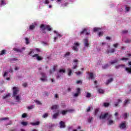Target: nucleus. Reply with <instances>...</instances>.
Returning a JSON list of instances; mask_svg holds the SVG:
<instances>
[{
	"instance_id": "54",
	"label": "nucleus",
	"mask_w": 131,
	"mask_h": 131,
	"mask_svg": "<svg viewBox=\"0 0 131 131\" xmlns=\"http://www.w3.org/2000/svg\"><path fill=\"white\" fill-rule=\"evenodd\" d=\"M123 117H124V119H125L126 118H127V113L124 114Z\"/></svg>"
},
{
	"instance_id": "36",
	"label": "nucleus",
	"mask_w": 131,
	"mask_h": 131,
	"mask_svg": "<svg viewBox=\"0 0 131 131\" xmlns=\"http://www.w3.org/2000/svg\"><path fill=\"white\" fill-rule=\"evenodd\" d=\"M57 67H58V65H57V64H55V65L53 66V72H55V71H56V68H57Z\"/></svg>"
},
{
	"instance_id": "27",
	"label": "nucleus",
	"mask_w": 131,
	"mask_h": 131,
	"mask_svg": "<svg viewBox=\"0 0 131 131\" xmlns=\"http://www.w3.org/2000/svg\"><path fill=\"white\" fill-rule=\"evenodd\" d=\"M68 71L69 72L68 75L70 76L72 74V70L70 69H68Z\"/></svg>"
},
{
	"instance_id": "7",
	"label": "nucleus",
	"mask_w": 131,
	"mask_h": 131,
	"mask_svg": "<svg viewBox=\"0 0 131 131\" xmlns=\"http://www.w3.org/2000/svg\"><path fill=\"white\" fill-rule=\"evenodd\" d=\"M86 29H84L81 32H80V35H82L84 33H85V35H90V33L89 32H86Z\"/></svg>"
},
{
	"instance_id": "17",
	"label": "nucleus",
	"mask_w": 131,
	"mask_h": 131,
	"mask_svg": "<svg viewBox=\"0 0 131 131\" xmlns=\"http://www.w3.org/2000/svg\"><path fill=\"white\" fill-rule=\"evenodd\" d=\"M112 81H113V78H111L110 79L107 80V81L105 83V84L106 85H108V84H109V83H110V82H112Z\"/></svg>"
},
{
	"instance_id": "61",
	"label": "nucleus",
	"mask_w": 131,
	"mask_h": 131,
	"mask_svg": "<svg viewBox=\"0 0 131 131\" xmlns=\"http://www.w3.org/2000/svg\"><path fill=\"white\" fill-rule=\"evenodd\" d=\"M121 60L122 61H124V60H125V61H126V60H128V58H124H124H121Z\"/></svg>"
},
{
	"instance_id": "1",
	"label": "nucleus",
	"mask_w": 131,
	"mask_h": 131,
	"mask_svg": "<svg viewBox=\"0 0 131 131\" xmlns=\"http://www.w3.org/2000/svg\"><path fill=\"white\" fill-rule=\"evenodd\" d=\"M106 117H108L107 119L111 118L112 117V115L109 114L108 113H106L103 115H101L99 116L100 119H104Z\"/></svg>"
},
{
	"instance_id": "37",
	"label": "nucleus",
	"mask_w": 131,
	"mask_h": 131,
	"mask_svg": "<svg viewBox=\"0 0 131 131\" xmlns=\"http://www.w3.org/2000/svg\"><path fill=\"white\" fill-rule=\"evenodd\" d=\"M35 106L34 105H31V106H28V109L29 110H31V109H33V108H34Z\"/></svg>"
},
{
	"instance_id": "16",
	"label": "nucleus",
	"mask_w": 131,
	"mask_h": 131,
	"mask_svg": "<svg viewBox=\"0 0 131 131\" xmlns=\"http://www.w3.org/2000/svg\"><path fill=\"white\" fill-rule=\"evenodd\" d=\"M70 111H71V110H69V111H68V110L64 111L63 110V111H61V113L62 115H66V114H67V113L69 112Z\"/></svg>"
},
{
	"instance_id": "13",
	"label": "nucleus",
	"mask_w": 131,
	"mask_h": 131,
	"mask_svg": "<svg viewBox=\"0 0 131 131\" xmlns=\"http://www.w3.org/2000/svg\"><path fill=\"white\" fill-rule=\"evenodd\" d=\"M59 112H58L56 113H55V114L53 115L52 118H53V119H57L58 116H59Z\"/></svg>"
},
{
	"instance_id": "64",
	"label": "nucleus",
	"mask_w": 131,
	"mask_h": 131,
	"mask_svg": "<svg viewBox=\"0 0 131 131\" xmlns=\"http://www.w3.org/2000/svg\"><path fill=\"white\" fill-rule=\"evenodd\" d=\"M79 93H75L74 95V97H77L78 96H79Z\"/></svg>"
},
{
	"instance_id": "58",
	"label": "nucleus",
	"mask_w": 131,
	"mask_h": 131,
	"mask_svg": "<svg viewBox=\"0 0 131 131\" xmlns=\"http://www.w3.org/2000/svg\"><path fill=\"white\" fill-rule=\"evenodd\" d=\"M8 73H8V72H5L4 73V74L3 75L4 77H5V76H7L8 75Z\"/></svg>"
},
{
	"instance_id": "8",
	"label": "nucleus",
	"mask_w": 131,
	"mask_h": 131,
	"mask_svg": "<svg viewBox=\"0 0 131 131\" xmlns=\"http://www.w3.org/2000/svg\"><path fill=\"white\" fill-rule=\"evenodd\" d=\"M83 40H84V47H86V48H89L90 46V43H89V40L86 38H85L83 39Z\"/></svg>"
},
{
	"instance_id": "30",
	"label": "nucleus",
	"mask_w": 131,
	"mask_h": 131,
	"mask_svg": "<svg viewBox=\"0 0 131 131\" xmlns=\"http://www.w3.org/2000/svg\"><path fill=\"white\" fill-rule=\"evenodd\" d=\"M11 97L10 93L7 94L6 96L3 97V99H7V98H9Z\"/></svg>"
},
{
	"instance_id": "29",
	"label": "nucleus",
	"mask_w": 131,
	"mask_h": 131,
	"mask_svg": "<svg viewBox=\"0 0 131 131\" xmlns=\"http://www.w3.org/2000/svg\"><path fill=\"white\" fill-rule=\"evenodd\" d=\"M88 122L91 123L93 120H94V119L92 117H90L88 119Z\"/></svg>"
},
{
	"instance_id": "31",
	"label": "nucleus",
	"mask_w": 131,
	"mask_h": 131,
	"mask_svg": "<svg viewBox=\"0 0 131 131\" xmlns=\"http://www.w3.org/2000/svg\"><path fill=\"white\" fill-rule=\"evenodd\" d=\"M15 97L16 101H17V102H19V101H20V96L19 95H17V96H15Z\"/></svg>"
},
{
	"instance_id": "26",
	"label": "nucleus",
	"mask_w": 131,
	"mask_h": 131,
	"mask_svg": "<svg viewBox=\"0 0 131 131\" xmlns=\"http://www.w3.org/2000/svg\"><path fill=\"white\" fill-rule=\"evenodd\" d=\"M98 92L99 93V94H104V90H103L102 89H98Z\"/></svg>"
},
{
	"instance_id": "53",
	"label": "nucleus",
	"mask_w": 131,
	"mask_h": 131,
	"mask_svg": "<svg viewBox=\"0 0 131 131\" xmlns=\"http://www.w3.org/2000/svg\"><path fill=\"white\" fill-rule=\"evenodd\" d=\"M35 103H36V104H37V105H41V103L40 102V101H39L38 100H36Z\"/></svg>"
},
{
	"instance_id": "57",
	"label": "nucleus",
	"mask_w": 131,
	"mask_h": 131,
	"mask_svg": "<svg viewBox=\"0 0 131 131\" xmlns=\"http://www.w3.org/2000/svg\"><path fill=\"white\" fill-rule=\"evenodd\" d=\"M82 73L80 71L76 72V74H77V75H80V74H81Z\"/></svg>"
},
{
	"instance_id": "40",
	"label": "nucleus",
	"mask_w": 131,
	"mask_h": 131,
	"mask_svg": "<svg viewBox=\"0 0 131 131\" xmlns=\"http://www.w3.org/2000/svg\"><path fill=\"white\" fill-rule=\"evenodd\" d=\"M98 112H99V108H96L94 112V115H97V114H98Z\"/></svg>"
},
{
	"instance_id": "41",
	"label": "nucleus",
	"mask_w": 131,
	"mask_h": 131,
	"mask_svg": "<svg viewBox=\"0 0 131 131\" xmlns=\"http://www.w3.org/2000/svg\"><path fill=\"white\" fill-rule=\"evenodd\" d=\"M3 120H9V118H2L0 119V121H3Z\"/></svg>"
},
{
	"instance_id": "51",
	"label": "nucleus",
	"mask_w": 131,
	"mask_h": 131,
	"mask_svg": "<svg viewBox=\"0 0 131 131\" xmlns=\"http://www.w3.org/2000/svg\"><path fill=\"white\" fill-rule=\"evenodd\" d=\"M91 108H92V106H89L88 108L86 109V112H90V111H91Z\"/></svg>"
},
{
	"instance_id": "22",
	"label": "nucleus",
	"mask_w": 131,
	"mask_h": 131,
	"mask_svg": "<svg viewBox=\"0 0 131 131\" xmlns=\"http://www.w3.org/2000/svg\"><path fill=\"white\" fill-rule=\"evenodd\" d=\"M54 33H55L59 37H62V36H63L62 35L59 34V33H58L56 31H54Z\"/></svg>"
},
{
	"instance_id": "42",
	"label": "nucleus",
	"mask_w": 131,
	"mask_h": 131,
	"mask_svg": "<svg viewBox=\"0 0 131 131\" xmlns=\"http://www.w3.org/2000/svg\"><path fill=\"white\" fill-rule=\"evenodd\" d=\"M6 3H5V0H2L1 3V6H5Z\"/></svg>"
},
{
	"instance_id": "2",
	"label": "nucleus",
	"mask_w": 131,
	"mask_h": 131,
	"mask_svg": "<svg viewBox=\"0 0 131 131\" xmlns=\"http://www.w3.org/2000/svg\"><path fill=\"white\" fill-rule=\"evenodd\" d=\"M40 28H43V29H47L48 31H52V28L49 25L42 24L40 26Z\"/></svg>"
},
{
	"instance_id": "18",
	"label": "nucleus",
	"mask_w": 131,
	"mask_h": 131,
	"mask_svg": "<svg viewBox=\"0 0 131 131\" xmlns=\"http://www.w3.org/2000/svg\"><path fill=\"white\" fill-rule=\"evenodd\" d=\"M124 103V106H126L127 104H129V103H130V99L125 100Z\"/></svg>"
},
{
	"instance_id": "19",
	"label": "nucleus",
	"mask_w": 131,
	"mask_h": 131,
	"mask_svg": "<svg viewBox=\"0 0 131 131\" xmlns=\"http://www.w3.org/2000/svg\"><path fill=\"white\" fill-rule=\"evenodd\" d=\"M113 123H114V121H113L112 120H109L108 121L107 124L108 125H111L113 124Z\"/></svg>"
},
{
	"instance_id": "34",
	"label": "nucleus",
	"mask_w": 131,
	"mask_h": 131,
	"mask_svg": "<svg viewBox=\"0 0 131 131\" xmlns=\"http://www.w3.org/2000/svg\"><path fill=\"white\" fill-rule=\"evenodd\" d=\"M6 55V50H2L1 52L0 55Z\"/></svg>"
},
{
	"instance_id": "33",
	"label": "nucleus",
	"mask_w": 131,
	"mask_h": 131,
	"mask_svg": "<svg viewBox=\"0 0 131 131\" xmlns=\"http://www.w3.org/2000/svg\"><path fill=\"white\" fill-rule=\"evenodd\" d=\"M59 73H65L66 72V71L65 69H60L59 71Z\"/></svg>"
},
{
	"instance_id": "6",
	"label": "nucleus",
	"mask_w": 131,
	"mask_h": 131,
	"mask_svg": "<svg viewBox=\"0 0 131 131\" xmlns=\"http://www.w3.org/2000/svg\"><path fill=\"white\" fill-rule=\"evenodd\" d=\"M73 62L74 63H76L75 64L72 68V69H76L77 68V65H78V63L77 62H78V60L77 59H74L73 60Z\"/></svg>"
},
{
	"instance_id": "59",
	"label": "nucleus",
	"mask_w": 131,
	"mask_h": 131,
	"mask_svg": "<svg viewBox=\"0 0 131 131\" xmlns=\"http://www.w3.org/2000/svg\"><path fill=\"white\" fill-rule=\"evenodd\" d=\"M40 80L42 81H48V79H46V78H41Z\"/></svg>"
},
{
	"instance_id": "43",
	"label": "nucleus",
	"mask_w": 131,
	"mask_h": 131,
	"mask_svg": "<svg viewBox=\"0 0 131 131\" xmlns=\"http://www.w3.org/2000/svg\"><path fill=\"white\" fill-rule=\"evenodd\" d=\"M35 26L34 25H31L30 26V27H29V29H30L31 30H33L34 28H35Z\"/></svg>"
},
{
	"instance_id": "24",
	"label": "nucleus",
	"mask_w": 131,
	"mask_h": 131,
	"mask_svg": "<svg viewBox=\"0 0 131 131\" xmlns=\"http://www.w3.org/2000/svg\"><path fill=\"white\" fill-rule=\"evenodd\" d=\"M120 67H124V65L120 64L115 67L116 69H119Z\"/></svg>"
},
{
	"instance_id": "56",
	"label": "nucleus",
	"mask_w": 131,
	"mask_h": 131,
	"mask_svg": "<svg viewBox=\"0 0 131 131\" xmlns=\"http://www.w3.org/2000/svg\"><path fill=\"white\" fill-rule=\"evenodd\" d=\"M125 42H126V43H129V42H131V40L129 39H127L125 41Z\"/></svg>"
},
{
	"instance_id": "52",
	"label": "nucleus",
	"mask_w": 131,
	"mask_h": 131,
	"mask_svg": "<svg viewBox=\"0 0 131 131\" xmlns=\"http://www.w3.org/2000/svg\"><path fill=\"white\" fill-rule=\"evenodd\" d=\"M48 114H45L44 115H43V116H42V118H47V117H48Z\"/></svg>"
},
{
	"instance_id": "10",
	"label": "nucleus",
	"mask_w": 131,
	"mask_h": 131,
	"mask_svg": "<svg viewBox=\"0 0 131 131\" xmlns=\"http://www.w3.org/2000/svg\"><path fill=\"white\" fill-rule=\"evenodd\" d=\"M13 50L15 52H18L19 53H22L23 52V50H25V47H23L22 48V50L19 49L18 48H14Z\"/></svg>"
},
{
	"instance_id": "11",
	"label": "nucleus",
	"mask_w": 131,
	"mask_h": 131,
	"mask_svg": "<svg viewBox=\"0 0 131 131\" xmlns=\"http://www.w3.org/2000/svg\"><path fill=\"white\" fill-rule=\"evenodd\" d=\"M126 127V125H125V123L122 122L119 125V128H122V129H124Z\"/></svg>"
},
{
	"instance_id": "23",
	"label": "nucleus",
	"mask_w": 131,
	"mask_h": 131,
	"mask_svg": "<svg viewBox=\"0 0 131 131\" xmlns=\"http://www.w3.org/2000/svg\"><path fill=\"white\" fill-rule=\"evenodd\" d=\"M90 77L89 78L91 79H94V74L93 73H89Z\"/></svg>"
},
{
	"instance_id": "20",
	"label": "nucleus",
	"mask_w": 131,
	"mask_h": 131,
	"mask_svg": "<svg viewBox=\"0 0 131 131\" xmlns=\"http://www.w3.org/2000/svg\"><path fill=\"white\" fill-rule=\"evenodd\" d=\"M110 105V103L104 102L103 103V106L105 107V108L109 107Z\"/></svg>"
},
{
	"instance_id": "9",
	"label": "nucleus",
	"mask_w": 131,
	"mask_h": 131,
	"mask_svg": "<svg viewBox=\"0 0 131 131\" xmlns=\"http://www.w3.org/2000/svg\"><path fill=\"white\" fill-rule=\"evenodd\" d=\"M60 128H64L66 127V125H65V122L62 121H60L59 123Z\"/></svg>"
},
{
	"instance_id": "63",
	"label": "nucleus",
	"mask_w": 131,
	"mask_h": 131,
	"mask_svg": "<svg viewBox=\"0 0 131 131\" xmlns=\"http://www.w3.org/2000/svg\"><path fill=\"white\" fill-rule=\"evenodd\" d=\"M23 86L24 87V88H26V86H27V83H24L23 84Z\"/></svg>"
},
{
	"instance_id": "21",
	"label": "nucleus",
	"mask_w": 131,
	"mask_h": 131,
	"mask_svg": "<svg viewBox=\"0 0 131 131\" xmlns=\"http://www.w3.org/2000/svg\"><path fill=\"white\" fill-rule=\"evenodd\" d=\"M21 124H22V125H23L24 126H27V125H28V122H25V121H23L21 122Z\"/></svg>"
},
{
	"instance_id": "60",
	"label": "nucleus",
	"mask_w": 131,
	"mask_h": 131,
	"mask_svg": "<svg viewBox=\"0 0 131 131\" xmlns=\"http://www.w3.org/2000/svg\"><path fill=\"white\" fill-rule=\"evenodd\" d=\"M18 59L17 58H13V59H11L10 61L12 62V61H17Z\"/></svg>"
},
{
	"instance_id": "32",
	"label": "nucleus",
	"mask_w": 131,
	"mask_h": 131,
	"mask_svg": "<svg viewBox=\"0 0 131 131\" xmlns=\"http://www.w3.org/2000/svg\"><path fill=\"white\" fill-rule=\"evenodd\" d=\"M92 94L89 92L86 93V98H91Z\"/></svg>"
},
{
	"instance_id": "55",
	"label": "nucleus",
	"mask_w": 131,
	"mask_h": 131,
	"mask_svg": "<svg viewBox=\"0 0 131 131\" xmlns=\"http://www.w3.org/2000/svg\"><path fill=\"white\" fill-rule=\"evenodd\" d=\"M50 1H49V0H45L44 4H45L46 5H48V4H49Z\"/></svg>"
},
{
	"instance_id": "50",
	"label": "nucleus",
	"mask_w": 131,
	"mask_h": 131,
	"mask_svg": "<svg viewBox=\"0 0 131 131\" xmlns=\"http://www.w3.org/2000/svg\"><path fill=\"white\" fill-rule=\"evenodd\" d=\"M26 117H27V114L24 113V114H23L22 115V118H26Z\"/></svg>"
},
{
	"instance_id": "3",
	"label": "nucleus",
	"mask_w": 131,
	"mask_h": 131,
	"mask_svg": "<svg viewBox=\"0 0 131 131\" xmlns=\"http://www.w3.org/2000/svg\"><path fill=\"white\" fill-rule=\"evenodd\" d=\"M13 97H16L17 94H18V92H19L20 90H19V88L18 87H13Z\"/></svg>"
},
{
	"instance_id": "38",
	"label": "nucleus",
	"mask_w": 131,
	"mask_h": 131,
	"mask_svg": "<svg viewBox=\"0 0 131 131\" xmlns=\"http://www.w3.org/2000/svg\"><path fill=\"white\" fill-rule=\"evenodd\" d=\"M41 75L42 77H43L44 78H47V76L46 75V73H41Z\"/></svg>"
},
{
	"instance_id": "44",
	"label": "nucleus",
	"mask_w": 131,
	"mask_h": 131,
	"mask_svg": "<svg viewBox=\"0 0 131 131\" xmlns=\"http://www.w3.org/2000/svg\"><path fill=\"white\" fill-rule=\"evenodd\" d=\"M109 67V65L108 64L104 65L102 67L103 69H106Z\"/></svg>"
},
{
	"instance_id": "4",
	"label": "nucleus",
	"mask_w": 131,
	"mask_h": 131,
	"mask_svg": "<svg viewBox=\"0 0 131 131\" xmlns=\"http://www.w3.org/2000/svg\"><path fill=\"white\" fill-rule=\"evenodd\" d=\"M80 45V44L79 43L75 42L74 44V46H75L72 47V50L75 51L76 52H78V48H77V47H79Z\"/></svg>"
},
{
	"instance_id": "14",
	"label": "nucleus",
	"mask_w": 131,
	"mask_h": 131,
	"mask_svg": "<svg viewBox=\"0 0 131 131\" xmlns=\"http://www.w3.org/2000/svg\"><path fill=\"white\" fill-rule=\"evenodd\" d=\"M59 108V105H54L51 107V110H57Z\"/></svg>"
},
{
	"instance_id": "12",
	"label": "nucleus",
	"mask_w": 131,
	"mask_h": 131,
	"mask_svg": "<svg viewBox=\"0 0 131 131\" xmlns=\"http://www.w3.org/2000/svg\"><path fill=\"white\" fill-rule=\"evenodd\" d=\"M30 124H31V125H33V126L39 125V124H40V122L38 121H36V122H31Z\"/></svg>"
},
{
	"instance_id": "25",
	"label": "nucleus",
	"mask_w": 131,
	"mask_h": 131,
	"mask_svg": "<svg viewBox=\"0 0 131 131\" xmlns=\"http://www.w3.org/2000/svg\"><path fill=\"white\" fill-rule=\"evenodd\" d=\"M40 29H41V33L42 34H46L47 33V32H46V29H43V28H40Z\"/></svg>"
},
{
	"instance_id": "28",
	"label": "nucleus",
	"mask_w": 131,
	"mask_h": 131,
	"mask_svg": "<svg viewBox=\"0 0 131 131\" xmlns=\"http://www.w3.org/2000/svg\"><path fill=\"white\" fill-rule=\"evenodd\" d=\"M115 52V49H112L110 51H108L107 53L109 54V53H114Z\"/></svg>"
},
{
	"instance_id": "15",
	"label": "nucleus",
	"mask_w": 131,
	"mask_h": 131,
	"mask_svg": "<svg viewBox=\"0 0 131 131\" xmlns=\"http://www.w3.org/2000/svg\"><path fill=\"white\" fill-rule=\"evenodd\" d=\"M120 103H122V100L119 99H118V102L115 103V107H117Z\"/></svg>"
},
{
	"instance_id": "5",
	"label": "nucleus",
	"mask_w": 131,
	"mask_h": 131,
	"mask_svg": "<svg viewBox=\"0 0 131 131\" xmlns=\"http://www.w3.org/2000/svg\"><path fill=\"white\" fill-rule=\"evenodd\" d=\"M32 57L33 58L35 57L36 60H37L38 61H41V60H42V59H43L42 58V57L39 56L38 54H34V55H33Z\"/></svg>"
},
{
	"instance_id": "47",
	"label": "nucleus",
	"mask_w": 131,
	"mask_h": 131,
	"mask_svg": "<svg viewBox=\"0 0 131 131\" xmlns=\"http://www.w3.org/2000/svg\"><path fill=\"white\" fill-rule=\"evenodd\" d=\"M98 35L99 36H103V35H104V33L103 32H99Z\"/></svg>"
},
{
	"instance_id": "45",
	"label": "nucleus",
	"mask_w": 131,
	"mask_h": 131,
	"mask_svg": "<svg viewBox=\"0 0 131 131\" xmlns=\"http://www.w3.org/2000/svg\"><path fill=\"white\" fill-rule=\"evenodd\" d=\"M117 62H118V60H115L112 61V62H111V64H112H112H115V63H117Z\"/></svg>"
},
{
	"instance_id": "48",
	"label": "nucleus",
	"mask_w": 131,
	"mask_h": 131,
	"mask_svg": "<svg viewBox=\"0 0 131 131\" xmlns=\"http://www.w3.org/2000/svg\"><path fill=\"white\" fill-rule=\"evenodd\" d=\"M77 93L80 95L81 94V92H80V88H77Z\"/></svg>"
},
{
	"instance_id": "39",
	"label": "nucleus",
	"mask_w": 131,
	"mask_h": 131,
	"mask_svg": "<svg viewBox=\"0 0 131 131\" xmlns=\"http://www.w3.org/2000/svg\"><path fill=\"white\" fill-rule=\"evenodd\" d=\"M99 30H100V28H94L93 29L94 32H97V31H99Z\"/></svg>"
},
{
	"instance_id": "35",
	"label": "nucleus",
	"mask_w": 131,
	"mask_h": 131,
	"mask_svg": "<svg viewBox=\"0 0 131 131\" xmlns=\"http://www.w3.org/2000/svg\"><path fill=\"white\" fill-rule=\"evenodd\" d=\"M68 56H70V52H67L63 56L64 58H66Z\"/></svg>"
},
{
	"instance_id": "49",
	"label": "nucleus",
	"mask_w": 131,
	"mask_h": 131,
	"mask_svg": "<svg viewBox=\"0 0 131 131\" xmlns=\"http://www.w3.org/2000/svg\"><path fill=\"white\" fill-rule=\"evenodd\" d=\"M128 32V31L127 30H125L122 31V33H123V34H125V33H127Z\"/></svg>"
},
{
	"instance_id": "46",
	"label": "nucleus",
	"mask_w": 131,
	"mask_h": 131,
	"mask_svg": "<svg viewBox=\"0 0 131 131\" xmlns=\"http://www.w3.org/2000/svg\"><path fill=\"white\" fill-rule=\"evenodd\" d=\"M26 39V45H29V40L28 39V38H25Z\"/></svg>"
},
{
	"instance_id": "62",
	"label": "nucleus",
	"mask_w": 131,
	"mask_h": 131,
	"mask_svg": "<svg viewBox=\"0 0 131 131\" xmlns=\"http://www.w3.org/2000/svg\"><path fill=\"white\" fill-rule=\"evenodd\" d=\"M113 47H114V48H117V47H118V43H116L115 44H114Z\"/></svg>"
}]
</instances>
